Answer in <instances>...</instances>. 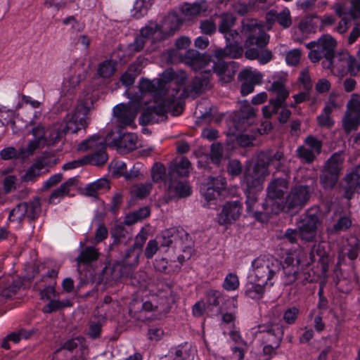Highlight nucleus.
Wrapping results in <instances>:
<instances>
[{
    "label": "nucleus",
    "mask_w": 360,
    "mask_h": 360,
    "mask_svg": "<svg viewBox=\"0 0 360 360\" xmlns=\"http://www.w3.org/2000/svg\"><path fill=\"white\" fill-rule=\"evenodd\" d=\"M300 261L293 256H288L282 263L272 256H259L252 262L255 277L257 281L273 286L283 274V284L290 285L295 283L290 290V294L295 296L302 292V287L312 281L309 272L302 271Z\"/></svg>",
    "instance_id": "1"
},
{
    "label": "nucleus",
    "mask_w": 360,
    "mask_h": 360,
    "mask_svg": "<svg viewBox=\"0 0 360 360\" xmlns=\"http://www.w3.org/2000/svg\"><path fill=\"white\" fill-rule=\"evenodd\" d=\"M186 80L185 73L179 77L172 69H167L162 72L161 77L150 80L142 79L139 82V89L141 92L153 93L162 98H168L172 101L179 98L180 86Z\"/></svg>",
    "instance_id": "2"
},
{
    "label": "nucleus",
    "mask_w": 360,
    "mask_h": 360,
    "mask_svg": "<svg viewBox=\"0 0 360 360\" xmlns=\"http://www.w3.org/2000/svg\"><path fill=\"white\" fill-rule=\"evenodd\" d=\"M283 158V153L281 151L273 153L271 150L260 152L257 160L252 169L246 168L243 174V182L248 188L261 189L265 179L269 175V167L274 161L278 162L276 169L280 167V162Z\"/></svg>",
    "instance_id": "3"
},
{
    "label": "nucleus",
    "mask_w": 360,
    "mask_h": 360,
    "mask_svg": "<svg viewBox=\"0 0 360 360\" xmlns=\"http://www.w3.org/2000/svg\"><path fill=\"white\" fill-rule=\"evenodd\" d=\"M289 176L275 177L269 182L266 187V202L262 204L265 216L278 214L284 210L283 204L278 202L277 200L283 199L289 189Z\"/></svg>",
    "instance_id": "4"
},
{
    "label": "nucleus",
    "mask_w": 360,
    "mask_h": 360,
    "mask_svg": "<svg viewBox=\"0 0 360 360\" xmlns=\"http://www.w3.org/2000/svg\"><path fill=\"white\" fill-rule=\"evenodd\" d=\"M272 78L273 82H269L270 85L266 88L271 97L269 101V104L262 108L263 115L266 118L278 113L290 96V91L286 86V78L278 75H274Z\"/></svg>",
    "instance_id": "5"
},
{
    "label": "nucleus",
    "mask_w": 360,
    "mask_h": 360,
    "mask_svg": "<svg viewBox=\"0 0 360 360\" xmlns=\"http://www.w3.org/2000/svg\"><path fill=\"white\" fill-rule=\"evenodd\" d=\"M240 32L246 37L244 41L245 48L255 46L262 49L269 42V35L264 31L262 24L256 19H243L241 22Z\"/></svg>",
    "instance_id": "6"
},
{
    "label": "nucleus",
    "mask_w": 360,
    "mask_h": 360,
    "mask_svg": "<svg viewBox=\"0 0 360 360\" xmlns=\"http://www.w3.org/2000/svg\"><path fill=\"white\" fill-rule=\"evenodd\" d=\"M323 68L330 69L338 76H343L347 73L355 75L360 70V65L356 59L347 51L334 53L330 61H323Z\"/></svg>",
    "instance_id": "7"
},
{
    "label": "nucleus",
    "mask_w": 360,
    "mask_h": 360,
    "mask_svg": "<svg viewBox=\"0 0 360 360\" xmlns=\"http://www.w3.org/2000/svg\"><path fill=\"white\" fill-rule=\"evenodd\" d=\"M336 41L330 35H324L316 41H311L306 45L310 50L308 54L312 63H318L322 58L323 61H330L333 58L336 47Z\"/></svg>",
    "instance_id": "8"
},
{
    "label": "nucleus",
    "mask_w": 360,
    "mask_h": 360,
    "mask_svg": "<svg viewBox=\"0 0 360 360\" xmlns=\"http://www.w3.org/2000/svg\"><path fill=\"white\" fill-rule=\"evenodd\" d=\"M176 101L177 99L172 101L168 98H162L160 104L148 107L143 110L140 117V123L142 124H148L149 123L165 120L167 112L170 111L172 108H175V111H176L179 108H181V107L178 105ZM181 111L182 109H181Z\"/></svg>",
    "instance_id": "9"
},
{
    "label": "nucleus",
    "mask_w": 360,
    "mask_h": 360,
    "mask_svg": "<svg viewBox=\"0 0 360 360\" xmlns=\"http://www.w3.org/2000/svg\"><path fill=\"white\" fill-rule=\"evenodd\" d=\"M157 238L160 240V247L169 248L174 245L175 247L182 249L184 252L187 250L188 255L192 250L190 236L182 229L178 230L175 228L166 229Z\"/></svg>",
    "instance_id": "10"
},
{
    "label": "nucleus",
    "mask_w": 360,
    "mask_h": 360,
    "mask_svg": "<svg viewBox=\"0 0 360 360\" xmlns=\"http://www.w3.org/2000/svg\"><path fill=\"white\" fill-rule=\"evenodd\" d=\"M259 333L262 334V343L264 345V354L266 355L275 354L283 340L282 326L271 323L266 326H259Z\"/></svg>",
    "instance_id": "11"
},
{
    "label": "nucleus",
    "mask_w": 360,
    "mask_h": 360,
    "mask_svg": "<svg viewBox=\"0 0 360 360\" xmlns=\"http://www.w3.org/2000/svg\"><path fill=\"white\" fill-rule=\"evenodd\" d=\"M212 75L210 70L202 71L193 79L191 84L185 87L182 92H181L180 89L179 98L176 101L178 105L179 106L180 99L182 96L185 95L186 96L195 98L205 91L210 89L212 88Z\"/></svg>",
    "instance_id": "12"
},
{
    "label": "nucleus",
    "mask_w": 360,
    "mask_h": 360,
    "mask_svg": "<svg viewBox=\"0 0 360 360\" xmlns=\"http://www.w3.org/2000/svg\"><path fill=\"white\" fill-rule=\"evenodd\" d=\"M322 224L321 214L317 211L307 212L305 217L300 221L298 226L299 237L305 242H315L318 228Z\"/></svg>",
    "instance_id": "13"
},
{
    "label": "nucleus",
    "mask_w": 360,
    "mask_h": 360,
    "mask_svg": "<svg viewBox=\"0 0 360 360\" xmlns=\"http://www.w3.org/2000/svg\"><path fill=\"white\" fill-rule=\"evenodd\" d=\"M89 105L87 101H80L77 105L72 117L63 123V129L65 133L75 134L82 129H85L89 124L87 114Z\"/></svg>",
    "instance_id": "14"
},
{
    "label": "nucleus",
    "mask_w": 360,
    "mask_h": 360,
    "mask_svg": "<svg viewBox=\"0 0 360 360\" xmlns=\"http://www.w3.org/2000/svg\"><path fill=\"white\" fill-rule=\"evenodd\" d=\"M360 125V96L352 95L342 120V127L347 134L356 131Z\"/></svg>",
    "instance_id": "15"
},
{
    "label": "nucleus",
    "mask_w": 360,
    "mask_h": 360,
    "mask_svg": "<svg viewBox=\"0 0 360 360\" xmlns=\"http://www.w3.org/2000/svg\"><path fill=\"white\" fill-rule=\"evenodd\" d=\"M139 103H121L113 108V115L116 125L120 128L127 126L135 127L134 121L137 115Z\"/></svg>",
    "instance_id": "16"
},
{
    "label": "nucleus",
    "mask_w": 360,
    "mask_h": 360,
    "mask_svg": "<svg viewBox=\"0 0 360 360\" xmlns=\"http://www.w3.org/2000/svg\"><path fill=\"white\" fill-rule=\"evenodd\" d=\"M309 199L308 188L298 186L292 188L285 199L284 210L287 212H296L301 210Z\"/></svg>",
    "instance_id": "17"
},
{
    "label": "nucleus",
    "mask_w": 360,
    "mask_h": 360,
    "mask_svg": "<svg viewBox=\"0 0 360 360\" xmlns=\"http://www.w3.org/2000/svg\"><path fill=\"white\" fill-rule=\"evenodd\" d=\"M32 134L34 139L30 141L26 146V149H23L20 152V156L22 158H28L33 155L36 150L47 146V131L44 126L39 124L32 129Z\"/></svg>",
    "instance_id": "18"
},
{
    "label": "nucleus",
    "mask_w": 360,
    "mask_h": 360,
    "mask_svg": "<svg viewBox=\"0 0 360 360\" xmlns=\"http://www.w3.org/2000/svg\"><path fill=\"white\" fill-rule=\"evenodd\" d=\"M226 183L225 178L222 176H210L207 182L201 186L200 192L206 200L210 201L214 200L219 197L221 191L225 189Z\"/></svg>",
    "instance_id": "19"
},
{
    "label": "nucleus",
    "mask_w": 360,
    "mask_h": 360,
    "mask_svg": "<svg viewBox=\"0 0 360 360\" xmlns=\"http://www.w3.org/2000/svg\"><path fill=\"white\" fill-rule=\"evenodd\" d=\"M343 197L350 200L354 193H360V165L347 174L340 184Z\"/></svg>",
    "instance_id": "20"
},
{
    "label": "nucleus",
    "mask_w": 360,
    "mask_h": 360,
    "mask_svg": "<svg viewBox=\"0 0 360 360\" xmlns=\"http://www.w3.org/2000/svg\"><path fill=\"white\" fill-rule=\"evenodd\" d=\"M242 205L239 201L226 202L218 214L217 221L220 225L231 224L236 221L241 214Z\"/></svg>",
    "instance_id": "21"
},
{
    "label": "nucleus",
    "mask_w": 360,
    "mask_h": 360,
    "mask_svg": "<svg viewBox=\"0 0 360 360\" xmlns=\"http://www.w3.org/2000/svg\"><path fill=\"white\" fill-rule=\"evenodd\" d=\"M176 294L174 293L172 285L169 283H160L158 287L155 297L156 302L160 307V311H166L170 305L176 301Z\"/></svg>",
    "instance_id": "22"
},
{
    "label": "nucleus",
    "mask_w": 360,
    "mask_h": 360,
    "mask_svg": "<svg viewBox=\"0 0 360 360\" xmlns=\"http://www.w3.org/2000/svg\"><path fill=\"white\" fill-rule=\"evenodd\" d=\"M181 60L196 71L205 68L210 63V58L196 50L189 49L181 56Z\"/></svg>",
    "instance_id": "23"
},
{
    "label": "nucleus",
    "mask_w": 360,
    "mask_h": 360,
    "mask_svg": "<svg viewBox=\"0 0 360 360\" xmlns=\"http://www.w3.org/2000/svg\"><path fill=\"white\" fill-rule=\"evenodd\" d=\"M165 183L167 184V191L172 197L181 198L191 194V188L186 181L169 177V180L167 179Z\"/></svg>",
    "instance_id": "24"
},
{
    "label": "nucleus",
    "mask_w": 360,
    "mask_h": 360,
    "mask_svg": "<svg viewBox=\"0 0 360 360\" xmlns=\"http://www.w3.org/2000/svg\"><path fill=\"white\" fill-rule=\"evenodd\" d=\"M226 43L224 48H219L213 51V56L215 58H239L243 56L244 53L243 48L238 41Z\"/></svg>",
    "instance_id": "25"
},
{
    "label": "nucleus",
    "mask_w": 360,
    "mask_h": 360,
    "mask_svg": "<svg viewBox=\"0 0 360 360\" xmlns=\"http://www.w3.org/2000/svg\"><path fill=\"white\" fill-rule=\"evenodd\" d=\"M266 20L269 23L278 22L283 29L290 27L292 22L290 11L288 8H284L280 12L270 10L266 14Z\"/></svg>",
    "instance_id": "26"
},
{
    "label": "nucleus",
    "mask_w": 360,
    "mask_h": 360,
    "mask_svg": "<svg viewBox=\"0 0 360 360\" xmlns=\"http://www.w3.org/2000/svg\"><path fill=\"white\" fill-rule=\"evenodd\" d=\"M89 65L84 61H77L70 67L71 75L69 78L70 84L76 86L81 81L84 80L89 74Z\"/></svg>",
    "instance_id": "27"
},
{
    "label": "nucleus",
    "mask_w": 360,
    "mask_h": 360,
    "mask_svg": "<svg viewBox=\"0 0 360 360\" xmlns=\"http://www.w3.org/2000/svg\"><path fill=\"white\" fill-rule=\"evenodd\" d=\"M78 150L92 152L106 149L105 139L99 135L94 134L89 139L82 141L78 146Z\"/></svg>",
    "instance_id": "28"
},
{
    "label": "nucleus",
    "mask_w": 360,
    "mask_h": 360,
    "mask_svg": "<svg viewBox=\"0 0 360 360\" xmlns=\"http://www.w3.org/2000/svg\"><path fill=\"white\" fill-rule=\"evenodd\" d=\"M20 286L21 283L13 277L3 278L0 281V296L10 298L17 293Z\"/></svg>",
    "instance_id": "29"
},
{
    "label": "nucleus",
    "mask_w": 360,
    "mask_h": 360,
    "mask_svg": "<svg viewBox=\"0 0 360 360\" xmlns=\"http://www.w3.org/2000/svg\"><path fill=\"white\" fill-rule=\"evenodd\" d=\"M213 69L217 75L224 76L226 82L231 81L236 72L234 62L227 63L222 59H217V61L214 62Z\"/></svg>",
    "instance_id": "30"
},
{
    "label": "nucleus",
    "mask_w": 360,
    "mask_h": 360,
    "mask_svg": "<svg viewBox=\"0 0 360 360\" xmlns=\"http://www.w3.org/2000/svg\"><path fill=\"white\" fill-rule=\"evenodd\" d=\"M208 8L206 1L202 0L193 4H186L182 7L183 14L189 20L198 17L201 13L207 11Z\"/></svg>",
    "instance_id": "31"
},
{
    "label": "nucleus",
    "mask_w": 360,
    "mask_h": 360,
    "mask_svg": "<svg viewBox=\"0 0 360 360\" xmlns=\"http://www.w3.org/2000/svg\"><path fill=\"white\" fill-rule=\"evenodd\" d=\"M181 24V20L176 13H169L161 24L162 34L167 35L173 34L179 29Z\"/></svg>",
    "instance_id": "32"
},
{
    "label": "nucleus",
    "mask_w": 360,
    "mask_h": 360,
    "mask_svg": "<svg viewBox=\"0 0 360 360\" xmlns=\"http://www.w3.org/2000/svg\"><path fill=\"white\" fill-rule=\"evenodd\" d=\"M25 217L30 221H36L41 213V203L39 197H34L29 201H25Z\"/></svg>",
    "instance_id": "33"
},
{
    "label": "nucleus",
    "mask_w": 360,
    "mask_h": 360,
    "mask_svg": "<svg viewBox=\"0 0 360 360\" xmlns=\"http://www.w3.org/2000/svg\"><path fill=\"white\" fill-rule=\"evenodd\" d=\"M100 256L98 249L93 246H86L82 248L76 258L77 265L81 264H87L91 262L96 261Z\"/></svg>",
    "instance_id": "34"
},
{
    "label": "nucleus",
    "mask_w": 360,
    "mask_h": 360,
    "mask_svg": "<svg viewBox=\"0 0 360 360\" xmlns=\"http://www.w3.org/2000/svg\"><path fill=\"white\" fill-rule=\"evenodd\" d=\"M76 180L73 178L69 179L67 181L63 183L60 187L53 191L50 195L49 202L50 204H56L64 196L70 192V187L75 185Z\"/></svg>",
    "instance_id": "35"
},
{
    "label": "nucleus",
    "mask_w": 360,
    "mask_h": 360,
    "mask_svg": "<svg viewBox=\"0 0 360 360\" xmlns=\"http://www.w3.org/2000/svg\"><path fill=\"white\" fill-rule=\"evenodd\" d=\"M345 158L342 153H335L326 162L323 169L340 175L342 169Z\"/></svg>",
    "instance_id": "36"
},
{
    "label": "nucleus",
    "mask_w": 360,
    "mask_h": 360,
    "mask_svg": "<svg viewBox=\"0 0 360 360\" xmlns=\"http://www.w3.org/2000/svg\"><path fill=\"white\" fill-rule=\"evenodd\" d=\"M47 146H52L61 141L65 133L63 129V123L57 122L50 126L47 129Z\"/></svg>",
    "instance_id": "37"
},
{
    "label": "nucleus",
    "mask_w": 360,
    "mask_h": 360,
    "mask_svg": "<svg viewBox=\"0 0 360 360\" xmlns=\"http://www.w3.org/2000/svg\"><path fill=\"white\" fill-rule=\"evenodd\" d=\"M337 107L336 103L334 101H331L323 108L322 113L317 117V123L319 126L326 128H331L334 124V121L330 117L334 108Z\"/></svg>",
    "instance_id": "38"
},
{
    "label": "nucleus",
    "mask_w": 360,
    "mask_h": 360,
    "mask_svg": "<svg viewBox=\"0 0 360 360\" xmlns=\"http://www.w3.org/2000/svg\"><path fill=\"white\" fill-rule=\"evenodd\" d=\"M110 188L109 182L106 179H100L89 185L85 188V193L89 196L96 198L98 195Z\"/></svg>",
    "instance_id": "39"
},
{
    "label": "nucleus",
    "mask_w": 360,
    "mask_h": 360,
    "mask_svg": "<svg viewBox=\"0 0 360 360\" xmlns=\"http://www.w3.org/2000/svg\"><path fill=\"white\" fill-rule=\"evenodd\" d=\"M191 162L186 158H183L173 169H171L169 172V177L173 179H178L179 177H184L188 175L190 172Z\"/></svg>",
    "instance_id": "40"
},
{
    "label": "nucleus",
    "mask_w": 360,
    "mask_h": 360,
    "mask_svg": "<svg viewBox=\"0 0 360 360\" xmlns=\"http://www.w3.org/2000/svg\"><path fill=\"white\" fill-rule=\"evenodd\" d=\"M352 224V221L349 217L341 216L331 228H327L326 232L329 235H337L340 232L347 231Z\"/></svg>",
    "instance_id": "41"
},
{
    "label": "nucleus",
    "mask_w": 360,
    "mask_h": 360,
    "mask_svg": "<svg viewBox=\"0 0 360 360\" xmlns=\"http://www.w3.org/2000/svg\"><path fill=\"white\" fill-rule=\"evenodd\" d=\"M86 164H90L94 166H102L108 160V155L105 149L92 152L91 154L84 157Z\"/></svg>",
    "instance_id": "42"
},
{
    "label": "nucleus",
    "mask_w": 360,
    "mask_h": 360,
    "mask_svg": "<svg viewBox=\"0 0 360 360\" xmlns=\"http://www.w3.org/2000/svg\"><path fill=\"white\" fill-rule=\"evenodd\" d=\"M339 177V175L323 168L320 175V183L325 189H332L336 185Z\"/></svg>",
    "instance_id": "43"
},
{
    "label": "nucleus",
    "mask_w": 360,
    "mask_h": 360,
    "mask_svg": "<svg viewBox=\"0 0 360 360\" xmlns=\"http://www.w3.org/2000/svg\"><path fill=\"white\" fill-rule=\"evenodd\" d=\"M266 285L250 283L247 285L245 295L251 299L260 300L263 297Z\"/></svg>",
    "instance_id": "44"
},
{
    "label": "nucleus",
    "mask_w": 360,
    "mask_h": 360,
    "mask_svg": "<svg viewBox=\"0 0 360 360\" xmlns=\"http://www.w3.org/2000/svg\"><path fill=\"white\" fill-rule=\"evenodd\" d=\"M236 18L232 13H226L220 15V22L218 25V30L221 34L230 30L236 24Z\"/></svg>",
    "instance_id": "45"
},
{
    "label": "nucleus",
    "mask_w": 360,
    "mask_h": 360,
    "mask_svg": "<svg viewBox=\"0 0 360 360\" xmlns=\"http://www.w3.org/2000/svg\"><path fill=\"white\" fill-rule=\"evenodd\" d=\"M238 77L255 86L262 83L263 76L259 72L245 69L239 73Z\"/></svg>",
    "instance_id": "46"
},
{
    "label": "nucleus",
    "mask_w": 360,
    "mask_h": 360,
    "mask_svg": "<svg viewBox=\"0 0 360 360\" xmlns=\"http://www.w3.org/2000/svg\"><path fill=\"white\" fill-rule=\"evenodd\" d=\"M25 211V201L18 203L9 212V221L21 223L25 219H26Z\"/></svg>",
    "instance_id": "47"
},
{
    "label": "nucleus",
    "mask_w": 360,
    "mask_h": 360,
    "mask_svg": "<svg viewBox=\"0 0 360 360\" xmlns=\"http://www.w3.org/2000/svg\"><path fill=\"white\" fill-rule=\"evenodd\" d=\"M0 122L4 126L11 125L14 133L19 130V128L15 125V112L13 110L0 109Z\"/></svg>",
    "instance_id": "48"
},
{
    "label": "nucleus",
    "mask_w": 360,
    "mask_h": 360,
    "mask_svg": "<svg viewBox=\"0 0 360 360\" xmlns=\"http://www.w3.org/2000/svg\"><path fill=\"white\" fill-rule=\"evenodd\" d=\"M45 164L42 161H38L32 165L22 176V180L26 182L34 181L40 176L41 169L44 167Z\"/></svg>",
    "instance_id": "49"
},
{
    "label": "nucleus",
    "mask_w": 360,
    "mask_h": 360,
    "mask_svg": "<svg viewBox=\"0 0 360 360\" xmlns=\"http://www.w3.org/2000/svg\"><path fill=\"white\" fill-rule=\"evenodd\" d=\"M136 136L131 133L124 134L120 137L117 142L119 148H124L127 150H132L136 147Z\"/></svg>",
    "instance_id": "50"
},
{
    "label": "nucleus",
    "mask_w": 360,
    "mask_h": 360,
    "mask_svg": "<svg viewBox=\"0 0 360 360\" xmlns=\"http://www.w3.org/2000/svg\"><path fill=\"white\" fill-rule=\"evenodd\" d=\"M150 215V210L147 207L140 208L126 216L124 222L127 225L133 224L138 221H141Z\"/></svg>",
    "instance_id": "51"
},
{
    "label": "nucleus",
    "mask_w": 360,
    "mask_h": 360,
    "mask_svg": "<svg viewBox=\"0 0 360 360\" xmlns=\"http://www.w3.org/2000/svg\"><path fill=\"white\" fill-rule=\"evenodd\" d=\"M141 252L139 250L130 248L127 250L123 258V264L128 266H137L139 262V257Z\"/></svg>",
    "instance_id": "52"
},
{
    "label": "nucleus",
    "mask_w": 360,
    "mask_h": 360,
    "mask_svg": "<svg viewBox=\"0 0 360 360\" xmlns=\"http://www.w3.org/2000/svg\"><path fill=\"white\" fill-rule=\"evenodd\" d=\"M347 250V257L351 260H354L359 255V250L360 248V243L359 239L355 236H351L347 239L346 245Z\"/></svg>",
    "instance_id": "53"
},
{
    "label": "nucleus",
    "mask_w": 360,
    "mask_h": 360,
    "mask_svg": "<svg viewBox=\"0 0 360 360\" xmlns=\"http://www.w3.org/2000/svg\"><path fill=\"white\" fill-rule=\"evenodd\" d=\"M138 67L136 65H131L128 70L121 76L120 81L126 86L132 85L135 79L139 74L137 71Z\"/></svg>",
    "instance_id": "54"
},
{
    "label": "nucleus",
    "mask_w": 360,
    "mask_h": 360,
    "mask_svg": "<svg viewBox=\"0 0 360 360\" xmlns=\"http://www.w3.org/2000/svg\"><path fill=\"white\" fill-rule=\"evenodd\" d=\"M257 202V195L252 191V189L248 188L246 191V205L248 212H254V215L257 218L259 215L264 214V210H255V205Z\"/></svg>",
    "instance_id": "55"
},
{
    "label": "nucleus",
    "mask_w": 360,
    "mask_h": 360,
    "mask_svg": "<svg viewBox=\"0 0 360 360\" xmlns=\"http://www.w3.org/2000/svg\"><path fill=\"white\" fill-rule=\"evenodd\" d=\"M115 71V63L112 60H105L100 63L98 74L103 78L111 77Z\"/></svg>",
    "instance_id": "56"
},
{
    "label": "nucleus",
    "mask_w": 360,
    "mask_h": 360,
    "mask_svg": "<svg viewBox=\"0 0 360 360\" xmlns=\"http://www.w3.org/2000/svg\"><path fill=\"white\" fill-rule=\"evenodd\" d=\"M297 156L303 162L311 164L312 163L318 155L311 151L307 146H299L296 150Z\"/></svg>",
    "instance_id": "57"
},
{
    "label": "nucleus",
    "mask_w": 360,
    "mask_h": 360,
    "mask_svg": "<svg viewBox=\"0 0 360 360\" xmlns=\"http://www.w3.org/2000/svg\"><path fill=\"white\" fill-rule=\"evenodd\" d=\"M151 174L154 182L169 180V175L166 177V169L161 163L154 164L151 169Z\"/></svg>",
    "instance_id": "58"
},
{
    "label": "nucleus",
    "mask_w": 360,
    "mask_h": 360,
    "mask_svg": "<svg viewBox=\"0 0 360 360\" xmlns=\"http://www.w3.org/2000/svg\"><path fill=\"white\" fill-rule=\"evenodd\" d=\"M239 279L236 274L229 273L224 278L223 288L227 291L236 290L239 287Z\"/></svg>",
    "instance_id": "59"
},
{
    "label": "nucleus",
    "mask_w": 360,
    "mask_h": 360,
    "mask_svg": "<svg viewBox=\"0 0 360 360\" xmlns=\"http://www.w3.org/2000/svg\"><path fill=\"white\" fill-rule=\"evenodd\" d=\"M305 146L316 155L321 153L322 141L313 136H308L304 140Z\"/></svg>",
    "instance_id": "60"
},
{
    "label": "nucleus",
    "mask_w": 360,
    "mask_h": 360,
    "mask_svg": "<svg viewBox=\"0 0 360 360\" xmlns=\"http://www.w3.org/2000/svg\"><path fill=\"white\" fill-rule=\"evenodd\" d=\"M112 300L110 296H105L103 299V302L98 307L97 309V312H94V316H97L101 317V320H105L108 317L111 316L110 313L108 311L109 307L108 305L112 302Z\"/></svg>",
    "instance_id": "61"
},
{
    "label": "nucleus",
    "mask_w": 360,
    "mask_h": 360,
    "mask_svg": "<svg viewBox=\"0 0 360 360\" xmlns=\"http://www.w3.org/2000/svg\"><path fill=\"white\" fill-rule=\"evenodd\" d=\"M151 4H150V3H146L142 0H136L133 8V15L136 18L143 17L146 14Z\"/></svg>",
    "instance_id": "62"
},
{
    "label": "nucleus",
    "mask_w": 360,
    "mask_h": 360,
    "mask_svg": "<svg viewBox=\"0 0 360 360\" xmlns=\"http://www.w3.org/2000/svg\"><path fill=\"white\" fill-rule=\"evenodd\" d=\"M157 32L162 34L161 25L155 22H150L148 25L141 30V35L143 38H149Z\"/></svg>",
    "instance_id": "63"
},
{
    "label": "nucleus",
    "mask_w": 360,
    "mask_h": 360,
    "mask_svg": "<svg viewBox=\"0 0 360 360\" xmlns=\"http://www.w3.org/2000/svg\"><path fill=\"white\" fill-rule=\"evenodd\" d=\"M222 300L221 293L218 290H211L207 293V307H218Z\"/></svg>",
    "instance_id": "64"
}]
</instances>
